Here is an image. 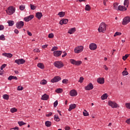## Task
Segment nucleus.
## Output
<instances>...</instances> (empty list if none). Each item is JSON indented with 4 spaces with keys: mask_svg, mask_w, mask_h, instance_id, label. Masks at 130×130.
Wrapping results in <instances>:
<instances>
[{
    "mask_svg": "<svg viewBox=\"0 0 130 130\" xmlns=\"http://www.w3.org/2000/svg\"><path fill=\"white\" fill-rule=\"evenodd\" d=\"M16 12V8L14 7V6H10L8 8L7 10H6V12L7 15L11 16L13 14H15Z\"/></svg>",
    "mask_w": 130,
    "mask_h": 130,
    "instance_id": "obj_1",
    "label": "nucleus"
},
{
    "mask_svg": "<svg viewBox=\"0 0 130 130\" xmlns=\"http://www.w3.org/2000/svg\"><path fill=\"white\" fill-rule=\"evenodd\" d=\"M99 33H105L106 31V24L104 22H102L98 28Z\"/></svg>",
    "mask_w": 130,
    "mask_h": 130,
    "instance_id": "obj_2",
    "label": "nucleus"
},
{
    "mask_svg": "<svg viewBox=\"0 0 130 130\" xmlns=\"http://www.w3.org/2000/svg\"><path fill=\"white\" fill-rule=\"evenodd\" d=\"M53 65L54 67L57 68V69H61V68H63L64 66L61 61H56L53 63Z\"/></svg>",
    "mask_w": 130,
    "mask_h": 130,
    "instance_id": "obj_3",
    "label": "nucleus"
},
{
    "mask_svg": "<svg viewBox=\"0 0 130 130\" xmlns=\"http://www.w3.org/2000/svg\"><path fill=\"white\" fill-rule=\"evenodd\" d=\"M84 51V47L82 45L78 46L74 48L75 53H81Z\"/></svg>",
    "mask_w": 130,
    "mask_h": 130,
    "instance_id": "obj_4",
    "label": "nucleus"
},
{
    "mask_svg": "<svg viewBox=\"0 0 130 130\" xmlns=\"http://www.w3.org/2000/svg\"><path fill=\"white\" fill-rule=\"evenodd\" d=\"M108 105L109 106H110L112 108H119V106L116 102H112L111 101H109L108 102Z\"/></svg>",
    "mask_w": 130,
    "mask_h": 130,
    "instance_id": "obj_5",
    "label": "nucleus"
},
{
    "mask_svg": "<svg viewBox=\"0 0 130 130\" xmlns=\"http://www.w3.org/2000/svg\"><path fill=\"white\" fill-rule=\"evenodd\" d=\"M70 62L71 63V64H73L74 66H81V63H82V61L81 60H76L74 59H71L70 60Z\"/></svg>",
    "mask_w": 130,
    "mask_h": 130,
    "instance_id": "obj_6",
    "label": "nucleus"
},
{
    "mask_svg": "<svg viewBox=\"0 0 130 130\" xmlns=\"http://www.w3.org/2000/svg\"><path fill=\"white\" fill-rule=\"evenodd\" d=\"M129 22H130L129 16H126L123 19L122 24L123 25H127V24H128Z\"/></svg>",
    "mask_w": 130,
    "mask_h": 130,
    "instance_id": "obj_7",
    "label": "nucleus"
},
{
    "mask_svg": "<svg viewBox=\"0 0 130 130\" xmlns=\"http://www.w3.org/2000/svg\"><path fill=\"white\" fill-rule=\"evenodd\" d=\"M84 89L86 90V91H90V90H93V89H94V85H93L92 83H90L84 87Z\"/></svg>",
    "mask_w": 130,
    "mask_h": 130,
    "instance_id": "obj_8",
    "label": "nucleus"
},
{
    "mask_svg": "<svg viewBox=\"0 0 130 130\" xmlns=\"http://www.w3.org/2000/svg\"><path fill=\"white\" fill-rule=\"evenodd\" d=\"M61 80V78L59 76H55L53 79L51 80V83H57Z\"/></svg>",
    "mask_w": 130,
    "mask_h": 130,
    "instance_id": "obj_9",
    "label": "nucleus"
},
{
    "mask_svg": "<svg viewBox=\"0 0 130 130\" xmlns=\"http://www.w3.org/2000/svg\"><path fill=\"white\" fill-rule=\"evenodd\" d=\"M15 63L17 64H24L25 62H26V60L25 59L21 58V59H18L15 60Z\"/></svg>",
    "mask_w": 130,
    "mask_h": 130,
    "instance_id": "obj_10",
    "label": "nucleus"
},
{
    "mask_svg": "<svg viewBox=\"0 0 130 130\" xmlns=\"http://www.w3.org/2000/svg\"><path fill=\"white\" fill-rule=\"evenodd\" d=\"M89 48L90 50H96L97 49V45L94 43H90Z\"/></svg>",
    "mask_w": 130,
    "mask_h": 130,
    "instance_id": "obj_11",
    "label": "nucleus"
},
{
    "mask_svg": "<svg viewBox=\"0 0 130 130\" xmlns=\"http://www.w3.org/2000/svg\"><path fill=\"white\" fill-rule=\"evenodd\" d=\"M16 26L17 29H21L24 26V22L18 21L16 23Z\"/></svg>",
    "mask_w": 130,
    "mask_h": 130,
    "instance_id": "obj_12",
    "label": "nucleus"
},
{
    "mask_svg": "<svg viewBox=\"0 0 130 130\" xmlns=\"http://www.w3.org/2000/svg\"><path fill=\"white\" fill-rule=\"evenodd\" d=\"M70 95L71 97H76L78 95V92L75 89H72L70 92Z\"/></svg>",
    "mask_w": 130,
    "mask_h": 130,
    "instance_id": "obj_13",
    "label": "nucleus"
},
{
    "mask_svg": "<svg viewBox=\"0 0 130 130\" xmlns=\"http://www.w3.org/2000/svg\"><path fill=\"white\" fill-rule=\"evenodd\" d=\"M61 53H62V51H54L53 52V55L56 57H58V56H60L61 55Z\"/></svg>",
    "mask_w": 130,
    "mask_h": 130,
    "instance_id": "obj_14",
    "label": "nucleus"
},
{
    "mask_svg": "<svg viewBox=\"0 0 130 130\" xmlns=\"http://www.w3.org/2000/svg\"><path fill=\"white\" fill-rule=\"evenodd\" d=\"M33 18H34V15H29L28 16L24 17V20L25 22H29V21H31V20H32V19H33Z\"/></svg>",
    "mask_w": 130,
    "mask_h": 130,
    "instance_id": "obj_15",
    "label": "nucleus"
},
{
    "mask_svg": "<svg viewBox=\"0 0 130 130\" xmlns=\"http://www.w3.org/2000/svg\"><path fill=\"white\" fill-rule=\"evenodd\" d=\"M127 9L125 6L119 5L118 8V11H120L121 12H124L125 11H126Z\"/></svg>",
    "mask_w": 130,
    "mask_h": 130,
    "instance_id": "obj_16",
    "label": "nucleus"
},
{
    "mask_svg": "<svg viewBox=\"0 0 130 130\" xmlns=\"http://www.w3.org/2000/svg\"><path fill=\"white\" fill-rule=\"evenodd\" d=\"M49 99V95L46 93L42 95L41 100H44V101H47Z\"/></svg>",
    "mask_w": 130,
    "mask_h": 130,
    "instance_id": "obj_17",
    "label": "nucleus"
},
{
    "mask_svg": "<svg viewBox=\"0 0 130 130\" xmlns=\"http://www.w3.org/2000/svg\"><path fill=\"white\" fill-rule=\"evenodd\" d=\"M76 107H77V105H76L75 104H72L70 105L68 111H72V110H73V109H75Z\"/></svg>",
    "mask_w": 130,
    "mask_h": 130,
    "instance_id": "obj_18",
    "label": "nucleus"
},
{
    "mask_svg": "<svg viewBox=\"0 0 130 130\" xmlns=\"http://www.w3.org/2000/svg\"><path fill=\"white\" fill-rule=\"evenodd\" d=\"M69 22V19H62L60 21L59 24L60 25H63L64 24H68Z\"/></svg>",
    "mask_w": 130,
    "mask_h": 130,
    "instance_id": "obj_19",
    "label": "nucleus"
},
{
    "mask_svg": "<svg viewBox=\"0 0 130 130\" xmlns=\"http://www.w3.org/2000/svg\"><path fill=\"white\" fill-rule=\"evenodd\" d=\"M36 17L37 18V19H38V20H41V18L43 17V15H42V13L41 12H37L36 14Z\"/></svg>",
    "mask_w": 130,
    "mask_h": 130,
    "instance_id": "obj_20",
    "label": "nucleus"
},
{
    "mask_svg": "<svg viewBox=\"0 0 130 130\" xmlns=\"http://www.w3.org/2000/svg\"><path fill=\"white\" fill-rule=\"evenodd\" d=\"M97 82L99 83V84H100L101 85H102L104 84L105 81L104 78H99L97 79Z\"/></svg>",
    "mask_w": 130,
    "mask_h": 130,
    "instance_id": "obj_21",
    "label": "nucleus"
},
{
    "mask_svg": "<svg viewBox=\"0 0 130 130\" xmlns=\"http://www.w3.org/2000/svg\"><path fill=\"white\" fill-rule=\"evenodd\" d=\"M75 32H76V27L72 28L68 30V33L69 34H74Z\"/></svg>",
    "mask_w": 130,
    "mask_h": 130,
    "instance_id": "obj_22",
    "label": "nucleus"
},
{
    "mask_svg": "<svg viewBox=\"0 0 130 130\" xmlns=\"http://www.w3.org/2000/svg\"><path fill=\"white\" fill-rule=\"evenodd\" d=\"M3 55H4V56H6V57H8V58H11V57H13V54L12 53H3Z\"/></svg>",
    "mask_w": 130,
    "mask_h": 130,
    "instance_id": "obj_23",
    "label": "nucleus"
},
{
    "mask_svg": "<svg viewBox=\"0 0 130 130\" xmlns=\"http://www.w3.org/2000/svg\"><path fill=\"white\" fill-rule=\"evenodd\" d=\"M9 81H12V80H18V77L17 76H10L8 77Z\"/></svg>",
    "mask_w": 130,
    "mask_h": 130,
    "instance_id": "obj_24",
    "label": "nucleus"
},
{
    "mask_svg": "<svg viewBox=\"0 0 130 130\" xmlns=\"http://www.w3.org/2000/svg\"><path fill=\"white\" fill-rule=\"evenodd\" d=\"M37 67L38 68L41 69V70H43V69H44V64L41 62L38 63Z\"/></svg>",
    "mask_w": 130,
    "mask_h": 130,
    "instance_id": "obj_25",
    "label": "nucleus"
},
{
    "mask_svg": "<svg viewBox=\"0 0 130 130\" xmlns=\"http://www.w3.org/2000/svg\"><path fill=\"white\" fill-rule=\"evenodd\" d=\"M65 15H66V12H62V11L59 12L58 14V16H59L60 18H62L64 17Z\"/></svg>",
    "mask_w": 130,
    "mask_h": 130,
    "instance_id": "obj_26",
    "label": "nucleus"
},
{
    "mask_svg": "<svg viewBox=\"0 0 130 130\" xmlns=\"http://www.w3.org/2000/svg\"><path fill=\"white\" fill-rule=\"evenodd\" d=\"M119 4L117 3H115L113 4V8L114 9V10H116L117 11H118V7H119V6H118Z\"/></svg>",
    "mask_w": 130,
    "mask_h": 130,
    "instance_id": "obj_27",
    "label": "nucleus"
},
{
    "mask_svg": "<svg viewBox=\"0 0 130 130\" xmlns=\"http://www.w3.org/2000/svg\"><path fill=\"white\" fill-rule=\"evenodd\" d=\"M7 23H8L9 26L10 27H12V26H14V24H15V22L13 20H8L7 21Z\"/></svg>",
    "mask_w": 130,
    "mask_h": 130,
    "instance_id": "obj_28",
    "label": "nucleus"
},
{
    "mask_svg": "<svg viewBox=\"0 0 130 130\" xmlns=\"http://www.w3.org/2000/svg\"><path fill=\"white\" fill-rule=\"evenodd\" d=\"M129 5V1L128 0H124V7H126V8L128 7V6Z\"/></svg>",
    "mask_w": 130,
    "mask_h": 130,
    "instance_id": "obj_29",
    "label": "nucleus"
},
{
    "mask_svg": "<svg viewBox=\"0 0 130 130\" xmlns=\"http://www.w3.org/2000/svg\"><path fill=\"white\" fill-rule=\"evenodd\" d=\"M45 125L47 127H50L51 126V122L50 121H47L45 122Z\"/></svg>",
    "mask_w": 130,
    "mask_h": 130,
    "instance_id": "obj_30",
    "label": "nucleus"
},
{
    "mask_svg": "<svg viewBox=\"0 0 130 130\" xmlns=\"http://www.w3.org/2000/svg\"><path fill=\"white\" fill-rule=\"evenodd\" d=\"M107 97H108L107 93H105L101 96V99L102 100H105Z\"/></svg>",
    "mask_w": 130,
    "mask_h": 130,
    "instance_id": "obj_31",
    "label": "nucleus"
},
{
    "mask_svg": "<svg viewBox=\"0 0 130 130\" xmlns=\"http://www.w3.org/2000/svg\"><path fill=\"white\" fill-rule=\"evenodd\" d=\"M54 119L55 120V121H59L60 120V119H59L58 115H55L54 116Z\"/></svg>",
    "mask_w": 130,
    "mask_h": 130,
    "instance_id": "obj_32",
    "label": "nucleus"
},
{
    "mask_svg": "<svg viewBox=\"0 0 130 130\" xmlns=\"http://www.w3.org/2000/svg\"><path fill=\"white\" fill-rule=\"evenodd\" d=\"M18 111V109L15 108H12L10 109V112L11 113H15V112H17Z\"/></svg>",
    "mask_w": 130,
    "mask_h": 130,
    "instance_id": "obj_33",
    "label": "nucleus"
},
{
    "mask_svg": "<svg viewBox=\"0 0 130 130\" xmlns=\"http://www.w3.org/2000/svg\"><path fill=\"white\" fill-rule=\"evenodd\" d=\"M10 97L9 96V95L7 94H5L3 95V99H4L5 100H9V98Z\"/></svg>",
    "mask_w": 130,
    "mask_h": 130,
    "instance_id": "obj_34",
    "label": "nucleus"
},
{
    "mask_svg": "<svg viewBox=\"0 0 130 130\" xmlns=\"http://www.w3.org/2000/svg\"><path fill=\"white\" fill-rule=\"evenodd\" d=\"M85 11H91V6L89 5H86L85 8Z\"/></svg>",
    "mask_w": 130,
    "mask_h": 130,
    "instance_id": "obj_35",
    "label": "nucleus"
},
{
    "mask_svg": "<svg viewBox=\"0 0 130 130\" xmlns=\"http://www.w3.org/2000/svg\"><path fill=\"white\" fill-rule=\"evenodd\" d=\"M18 124H19V126H23V125H25L26 123L24 122V121H18Z\"/></svg>",
    "mask_w": 130,
    "mask_h": 130,
    "instance_id": "obj_36",
    "label": "nucleus"
},
{
    "mask_svg": "<svg viewBox=\"0 0 130 130\" xmlns=\"http://www.w3.org/2000/svg\"><path fill=\"white\" fill-rule=\"evenodd\" d=\"M40 84L41 85H46V84H47V81H46V80H42L41 82H40Z\"/></svg>",
    "mask_w": 130,
    "mask_h": 130,
    "instance_id": "obj_37",
    "label": "nucleus"
},
{
    "mask_svg": "<svg viewBox=\"0 0 130 130\" xmlns=\"http://www.w3.org/2000/svg\"><path fill=\"white\" fill-rule=\"evenodd\" d=\"M56 93H58V94H60V93H62V89L58 88L55 90Z\"/></svg>",
    "mask_w": 130,
    "mask_h": 130,
    "instance_id": "obj_38",
    "label": "nucleus"
},
{
    "mask_svg": "<svg viewBox=\"0 0 130 130\" xmlns=\"http://www.w3.org/2000/svg\"><path fill=\"white\" fill-rule=\"evenodd\" d=\"M83 115L84 116H89V112H88L87 110H84L83 112Z\"/></svg>",
    "mask_w": 130,
    "mask_h": 130,
    "instance_id": "obj_39",
    "label": "nucleus"
},
{
    "mask_svg": "<svg viewBox=\"0 0 130 130\" xmlns=\"http://www.w3.org/2000/svg\"><path fill=\"white\" fill-rule=\"evenodd\" d=\"M26 8V6H25V5H21L20 7H19V9L20 10V11H24V9H25Z\"/></svg>",
    "mask_w": 130,
    "mask_h": 130,
    "instance_id": "obj_40",
    "label": "nucleus"
},
{
    "mask_svg": "<svg viewBox=\"0 0 130 130\" xmlns=\"http://www.w3.org/2000/svg\"><path fill=\"white\" fill-rule=\"evenodd\" d=\"M0 40H2L3 41H5V40H6L5 35H2L1 36H0Z\"/></svg>",
    "mask_w": 130,
    "mask_h": 130,
    "instance_id": "obj_41",
    "label": "nucleus"
},
{
    "mask_svg": "<svg viewBox=\"0 0 130 130\" xmlns=\"http://www.w3.org/2000/svg\"><path fill=\"white\" fill-rule=\"evenodd\" d=\"M62 83L63 84H68V83H69V80L67 79H63L62 81Z\"/></svg>",
    "mask_w": 130,
    "mask_h": 130,
    "instance_id": "obj_42",
    "label": "nucleus"
},
{
    "mask_svg": "<svg viewBox=\"0 0 130 130\" xmlns=\"http://www.w3.org/2000/svg\"><path fill=\"white\" fill-rule=\"evenodd\" d=\"M30 10H34L36 9V6H35L34 5L30 4Z\"/></svg>",
    "mask_w": 130,
    "mask_h": 130,
    "instance_id": "obj_43",
    "label": "nucleus"
},
{
    "mask_svg": "<svg viewBox=\"0 0 130 130\" xmlns=\"http://www.w3.org/2000/svg\"><path fill=\"white\" fill-rule=\"evenodd\" d=\"M84 81V77H80L79 80L78 81L79 83H80L82 84V83Z\"/></svg>",
    "mask_w": 130,
    "mask_h": 130,
    "instance_id": "obj_44",
    "label": "nucleus"
},
{
    "mask_svg": "<svg viewBox=\"0 0 130 130\" xmlns=\"http://www.w3.org/2000/svg\"><path fill=\"white\" fill-rule=\"evenodd\" d=\"M120 35H121V32H116L114 35V37H115L116 36H120Z\"/></svg>",
    "mask_w": 130,
    "mask_h": 130,
    "instance_id": "obj_45",
    "label": "nucleus"
},
{
    "mask_svg": "<svg viewBox=\"0 0 130 130\" xmlns=\"http://www.w3.org/2000/svg\"><path fill=\"white\" fill-rule=\"evenodd\" d=\"M122 74L123 76H127V75H128V72L126 71H124L122 72Z\"/></svg>",
    "mask_w": 130,
    "mask_h": 130,
    "instance_id": "obj_46",
    "label": "nucleus"
},
{
    "mask_svg": "<svg viewBox=\"0 0 130 130\" xmlns=\"http://www.w3.org/2000/svg\"><path fill=\"white\" fill-rule=\"evenodd\" d=\"M125 105L127 109H130V103H125Z\"/></svg>",
    "mask_w": 130,
    "mask_h": 130,
    "instance_id": "obj_47",
    "label": "nucleus"
},
{
    "mask_svg": "<svg viewBox=\"0 0 130 130\" xmlns=\"http://www.w3.org/2000/svg\"><path fill=\"white\" fill-rule=\"evenodd\" d=\"M53 37H54V35L53 34L51 33L49 34L48 35L49 38L52 39L53 38Z\"/></svg>",
    "mask_w": 130,
    "mask_h": 130,
    "instance_id": "obj_48",
    "label": "nucleus"
},
{
    "mask_svg": "<svg viewBox=\"0 0 130 130\" xmlns=\"http://www.w3.org/2000/svg\"><path fill=\"white\" fill-rule=\"evenodd\" d=\"M7 67V64H3L1 67V71H3L5 68Z\"/></svg>",
    "mask_w": 130,
    "mask_h": 130,
    "instance_id": "obj_49",
    "label": "nucleus"
},
{
    "mask_svg": "<svg viewBox=\"0 0 130 130\" xmlns=\"http://www.w3.org/2000/svg\"><path fill=\"white\" fill-rule=\"evenodd\" d=\"M127 57H128V55L126 54L123 56L122 59H123L124 60H126V58H127Z\"/></svg>",
    "mask_w": 130,
    "mask_h": 130,
    "instance_id": "obj_50",
    "label": "nucleus"
},
{
    "mask_svg": "<svg viewBox=\"0 0 130 130\" xmlns=\"http://www.w3.org/2000/svg\"><path fill=\"white\" fill-rule=\"evenodd\" d=\"M23 86H19L17 87L18 91H22V90H23Z\"/></svg>",
    "mask_w": 130,
    "mask_h": 130,
    "instance_id": "obj_51",
    "label": "nucleus"
},
{
    "mask_svg": "<svg viewBox=\"0 0 130 130\" xmlns=\"http://www.w3.org/2000/svg\"><path fill=\"white\" fill-rule=\"evenodd\" d=\"M58 105V102L57 101H56L54 103V107H56L57 106V105Z\"/></svg>",
    "mask_w": 130,
    "mask_h": 130,
    "instance_id": "obj_52",
    "label": "nucleus"
},
{
    "mask_svg": "<svg viewBox=\"0 0 130 130\" xmlns=\"http://www.w3.org/2000/svg\"><path fill=\"white\" fill-rule=\"evenodd\" d=\"M57 49H58L57 47L54 46V47H53L52 48L51 51H54V50H57Z\"/></svg>",
    "mask_w": 130,
    "mask_h": 130,
    "instance_id": "obj_53",
    "label": "nucleus"
},
{
    "mask_svg": "<svg viewBox=\"0 0 130 130\" xmlns=\"http://www.w3.org/2000/svg\"><path fill=\"white\" fill-rule=\"evenodd\" d=\"M63 54L62 55V57H66L68 53H67L66 51H63Z\"/></svg>",
    "mask_w": 130,
    "mask_h": 130,
    "instance_id": "obj_54",
    "label": "nucleus"
},
{
    "mask_svg": "<svg viewBox=\"0 0 130 130\" xmlns=\"http://www.w3.org/2000/svg\"><path fill=\"white\" fill-rule=\"evenodd\" d=\"M5 29V26L3 25H0V31H2Z\"/></svg>",
    "mask_w": 130,
    "mask_h": 130,
    "instance_id": "obj_55",
    "label": "nucleus"
},
{
    "mask_svg": "<svg viewBox=\"0 0 130 130\" xmlns=\"http://www.w3.org/2000/svg\"><path fill=\"white\" fill-rule=\"evenodd\" d=\"M34 52H40V50H39V49L36 48L34 50Z\"/></svg>",
    "mask_w": 130,
    "mask_h": 130,
    "instance_id": "obj_56",
    "label": "nucleus"
},
{
    "mask_svg": "<svg viewBox=\"0 0 130 130\" xmlns=\"http://www.w3.org/2000/svg\"><path fill=\"white\" fill-rule=\"evenodd\" d=\"M52 115V113L50 112L49 114L46 115L47 117H49V116H51Z\"/></svg>",
    "mask_w": 130,
    "mask_h": 130,
    "instance_id": "obj_57",
    "label": "nucleus"
},
{
    "mask_svg": "<svg viewBox=\"0 0 130 130\" xmlns=\"http://www.w3.org/2000/svg\"><path fill=\"white\" fill-rule=\"evenodd\" d=\"M64 129L65 130H70V129H71V127H70L69 126H66L64 127Z\"/></svg>",
    "mask_w": 130,
    "mask_h": 130,
    "instance_id": "obj_58",
    "label": "nucleus"
},
{
    "mask_svg": "<svg viewBox=\"0 0 130 130\" xmlns=\"http://www.w3.org/2000/svg\"><path fill=\"white\" fill-rule=\"evenodd\" d=\"M126 123H127V124H130V118L127 119L125 121Z\"/></svg>",
    "mask_w": 130,
    "mask_h": 130,
    "instance_id": "obj_59",
    "label": "nucleus"
},
{
    "mask_svg": "<svg viewBox=\"0 0 130 130\" xmlns=\"http://www.w3.org/2000/svg\"><path fill=\"white\" fill-rule=\"evenodd\" d=\"M11 129H14V130H19V127L18 126H15V127L12 128Z\"/></svg>",
    "mask_w": 130,
    "mask_h": 130,
    "instance_id": "obj_60",
    "label": "nucleus"
},
{
    "mask_svg": "<svg viewBox=\"0 0 130 130\" xmlns=\"http://www.w3.org/2000/svg\"><path fill=\"white\" fill-rule=\"evenodd\" d=\"M103 68L106 70V71H108V68L106 67V65H104L103 66Z\"/></svg>",
    "mask_w": 130,
    "mask_h": 130,
    "instance_id": "obj_61",
    "label": "nucleus"
},
{
    "mask_svg": "<svg viewBox=\"0 0 130 130\" xmlns=\"http://www.w3.org/2000/svg\"><path fill=\"white\" fill-rule=\"evenodd\" d=\"M27 32L29 36H32V33H31V32L29 31V30H27Z\"/></svg>",
    "mask_w": 130,
    "mask_h": 130,
    "instance_id": "obj_62",
    "label": "nucleus"
},
{
    "mask_svg": "<svg viewBox=\"0 0 130 130\" xmlns=\"http://www.w3.org/2000/svg\"><path fill=\"white\" fill-rule=\"evenodd\" d=\"M14 32L15 33V34H19V30L18 29H16L14 30Z\"/></svg>",
    "mask_w": 130,
    "mask_h": 130,
    "instance_id": "obj_63",
    "label": "nucleus"
},
{
    "mask_svg": "<svg viewBox=\"0 0 130 130\" xmlns=\"http://www.w3.org/2000/svg\"><path fill=\"white\" fill-rule=\"evenodd\" d=\"M107 0H104L103 4L104 6H107L106 3H107Z\"/></svg>",
    "mask_w": 130,
    "mask_h": 130,
    "instance_id": "obj_64",
    "label": "nucleus"
}]
</instances>
